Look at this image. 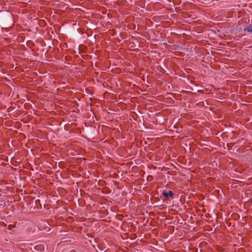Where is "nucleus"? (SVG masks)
<instances>
[{
  "label": "nucleus",
  "instance_id": "nucleus-1",
  "mask_svg": "<svg viewBox=\"0 0 252 252\" xmlns=\"http://www.w3.org/2000/svg\"><path fill=\"white\" fill-rule=\"evenodd\" d=\"M163 194L166 197H171L173 195V193L172 191H166L164 190L163 191Z\"/></svg>",
  "mask_w": 252,
  "mask_h": 252
},
{
  "label": "nucleus",
  "instance_id": "nucleus-2",
  "mask_svg": "<svg viewBox=\"0 0 252 252\" xmlns=\"http://www.w3.org/2000/svg\"><path fill=\"white\" fill-rule=\"evenodd\" d=\"M245 31L252 33V24L250 25V26L248 28L245 29Z\"/></svg>",
  "mask_w": 252,
  "mask_h": 252
}]
</instances>
